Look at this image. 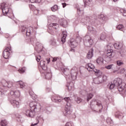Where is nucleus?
<instances>
[{
  "label": "nucleus",
  "mask_w": 126,
  "mask_h": 126,
  "mask_svg": "<svg viewBox=\"0 0 126 126\" xmlns=\"http://www.w3.org/2000/svg\"><path fill=\"white\" fill-rule=\"evenodd\" d=\"M113 38V36H112V35H110V36H109V40H112Z\"/></svg>",
  "instance_id": "nucleus-61"
},
{
  "label": "nucleus",
  "mask_w": 126,
  "mask_h": 126,
  "mask_svg": "<svg viewBox=\"0 0 126 126\" xmlns=\"http://www.w3.org/2000/svg\"><path fill=\"white\" fill-rule=\"evenodd\" d=\"M37 123L34 124L33 126H37V124H39V120H37Z\"/></svg>",
  "instance_id": "nucleus-60"
},
{
  "label": "nucleus",
  "mask_w": 126,
  "mask_h": 126,
  "mask_svg": "<svg viewBox=\"0 0 126 126\" xmlns=\"http://www.w3.org/2000/svg\"><path fill=\"white\" fill-rule=\"evenodd\" d=\"M115 56V53L113 51V50L111 49L107 51L106 53V59H108L109 62L111 61V59H113Z\"/></svg>",
  "instance_id": "nucleus-13"
},
{
  "label": "nucleus",
  "mask_w": 126,
  "mask_h": 126,
  "mask_svg": "<svg viewBox=\"0 0 126 126\" xmlns=\"http://www.w3.org/2000/svg\"><path fill=\"white\" fill-rule=\"evenodd\" d=\"M81 22L83 25H87V26H88V30L89 31L92 32V33H95V29L91 27V25H92V20L90 19V17L86 16L84 18H83L81 20Z\"/></svg>",
  "instance_id": "nucleus-5"
},
{
  "label": "nucleus",
  "mask_w": 126,
  "mask_h": 126,
  "mask_svg": "<svg viewBox=\"0 0 126 126\" xmlns=\"http://www.w3.org/2000/svg\"><path fill=\"white\" fill-rule=\"evenodd\" d=\"M46 61H47V63H50V59H46Z\"/></svg>",
  "instance_id": "nucleus-59"
},
{
  "label": "nucleus",
  "mask_w": 126,
  "mask_h": 126,
  "mask_svg": "<svg viewBox=\"0 0 126 126\" xmlns=\"http://www.w3.org/2000/svg\"><path fill=\"white\" fill-rule=\"evenodd\" d=\"M106 123H107L108 125H110V126H113V125H114V122H113V120L110 118H108L106 119Z\"/></svg>",
  "instance_id": "nucleus-28"
},
{
  "label": "nucleus",
  "mask_w": 126,
  "mask_h": 126,
  "mask_svg": "<svg viewBox=\"0 0 126 126\" xmlns=\"http://www.w3.org/2000/svg\"><path fill=\"white\" fill-rule=\"evenodd\" d=\"M106 38V33L105 32H103L100 35V40H102V41H104V40H105Z\"/></svg>",
  "instance_id": "nucleus-35"
},
{
  "label": "nucleus",
  "mask_w": 126,
  "mask_h": 126,
  "mask_svg": "<svg viewBox=\"0 0 126 126\" xmlns=\"http://www.w3.org/2000/svg\"><path fill=\"white\" fill-rule=\"evenodd\" d=\"M26 70V68L25 67H22L20 68L18 70L19 72H20V73H24V72H25V71Z\"/></svg>",
  "instance_id": "nucleus-38"
},
{
  "label": "nucleus",
  "mask_w": 126,
  "mask_h": 126,
  "mask_svg": "<svg viewBox=\"0 0 126 126\" xmlns=\"http://www.w3.org/2000/svg\"><path fill=\"white\" fill-rule=\"evenodd\" d=\"M35 45L37 46V47H39V46H41V43L37 41L36 42Z\"/></svg>",
  "instance_id": "nucleus-53"
},
{
  "label": "nucleus",
  "mask_w": 126,
  "mask_h": 126,
  "mask_svg": "<svg viewBox=\"0 0 126 126\" xmlns=\"http://www.w3.org/2000/svg\"><path fill=\"white\" fill-rule=\"evenodd\" d=\"M109 89L111 90L114 89L115 87H117L120 92L124 91V89L126 88V83L123 82L122 79L117 78L113 81V83L109 84Z\"/></svg>",
  "instance_id": "nucleus-2"
},
{
  "label": "nucleus",
  "mask_w": 126,
  "mask_h": 126,
  "mask_svg": "<svg viewBox=\"0 0 126 126\" xmlns=\"http://www.w3.org/2000/svg\"><path fill=\"white\" fill-rule=\"evenodd\" d=\"M65 126H72V123L71 122H67Z\"/></svg>",
  "instance_id": "nucleus-49"
},
{
  "label": "nucleus",
  "mask_w": 126,
  "mask_h": 126,
  "mask_svg": "<svg viewBox=\"0 0 126 126\" xmlns=\"http://www.w3.org/2000/svg\"><path fill=\"white\" fill-rule=\"evenodd\" d=\"M59 59V58H53V60H52V62L53 63L55 62H57V61H58Z\"/></svg>",
  "instance_id": "nucleus-50"
},
{
  "label": "nucleus",
  "mask_w": 126,
  "mask_h": 126,
  "mask_svg": "<svg viewBox=\"0 0 126 126\" xmlns=\"http://www.w3.org/2000/svg\"><path fill=\"white\" fill-rule=\"evenodd\" d=\"M50 44L53 46H55L59 45V44H58V42H57V40H56L55 39H53L51 41H50Z\"/></svg>",
  "instance_id": "nucleus-30"
},
{
  "label": "nucleus",
  "mask_w": 126,
  "mask_h": 126,
  "mask_svg": "<svg viewBox=\"0 0 126 126\" xmlns=\"http://www.w3.org/2000/svg\"><path fill=\"white\" fill-rule=\"evenodd\" d=\"M1 83L4 89H5V88H11L13 86V82H12L11 81L2 80Z\"/></svg>",
  "instance_id": "nucleus-8"
},
{
  "label": "nucleus",
  "mask_w": 126,
  "mask_h": 126,
  "mask_svg": "<svg viewBox=\"0 0 126 126\" xmlns=\"http://www.w3.org/2000/svg\"><path fill=\"white\" fill-rule=\"evenodd\" d=\"M6 92V90H4L3 88H0V95H3Z\"/></svg>",
  "instance_id": "nucleus-41"
},
{
  "label": "nucleus",
  "mask_w": 126,
  "mask_h": 126,
  "mask_svg": "<svg viewBox=\"0 0 126 126\" xmlns=\"http://www.w3.org/2000/svg\"><path fill=\"white\" fill-rule=\"evenodd\" d=\"M67 32H63L62 34V38L61 41L63 43H64L65 42V38H66Z\"/></svg>",
  "instance_id": "nucleus-21"
},
{
  "label": "nucleus",
  "mask_w": 126,
  "mask_h": 126,
  "mask_svg": "<svg viewBox=\"0 0 126 126\" xmlns=\"http://www.w3.org/2000/svg\"><path fill=\"white\" fill-rule=\"evenodd\" d=\"M96 63L99 64H102L104 63V59L102 57H99L96 60Z\"/></svg>",
  "instance_id": "nucleus-25"
},
{
  "label": "nucleus",
  "mask_w": 126,
  "mask_h": 126,
  "mask_svg": "<svg viewBox=\"0 0 126 126\" xmlns=\"http://www.w3.org/2000/svg\"><path fill=\"white\" fill-rule=\"evenodd\" d=\"M62 25H63V26H65V25H67V21H66V20H63Z\"/></svg>",
  "instance_id": "nucleus-48"
},
{
  "label": "nucleus",
  "mask_w": 126,
  "mask_h": 126,
  "mask_svg": "<svg viewBox=\"0 0 126 126\" xmlns=\"http://www.w3.org/2000/svg\"><path fill=\"white\" fill-rule=\"evenodd\" d=\"M22 32H25L27 36H30L33 33V28L30 27L27 29L25 27H22Z\"/></svg>",
  "instance_id": "nucleus-10"
},
{
  "label": "nucleus",
  "mask_w": 126,
  "mask_h": 126,
  "mask_svg": "<svg viewBox=\"0 0 126 126\" xmlns=\"http://www.w3.org/2000/svg\"><path fill=\"white\" fill-rule=\"evenodd\" d=\"M116 116L119 119H123V118H124V115H123V113L120 112H118L116 113Z\"/></svg>",
  "instance_id": "nucleus-29"
},
{
  "label": "nucleus",
  "mask_w": 126,
  "mask_h": 126,
  "mask_svg": "<svg viewBox=\"0 0 126 126\" xmlns=\"http://www.w3.org/2000/svg\"><path fill=\"white\" fill-rule=\"evenodd\" d=\"M17 84L19 85V86L20 87V88H24V87L26 86V84L21 81L17 82Z\"/></svg>",
  "instance_id": "nucleus-26"
},
{
  "label": "nucleus",
  "mask_w": 126,
  "mask_h": 126,
  "mask_svg": "<svg viewBox=\"0 0 126 126\" xmlns=\"http://www.w3.org/2000/svg\"><path fill=\"white\" fill-rule=\"evenodd\" d=\"M63 7L64 8L66 6V3H62Z\"/></svg>",
  "instance_id": "nucleus-56"
},
{
  "label": "nucleus",
  "mask_w": 126,
  "mask_h": 126,
  "mask_svg": "<svg viewBox=\"0 0 126 126\" xmlns=\"http://www.w3.org/2000/svg\"><path fill=\"white\" fill-rule=\"evenodd\" d=\"M33 13L35 14V15H37L38 13H39V10H35L34 11Z\"/></svg>",
  "instance_id": "nucleus-51"
},
{
  "label": "nucleus",
  "mask_w": 126,
  "mask_h": 126,
  "mask_svg": "<svg viewBox=\"0 0 126 126\" xmlns=\"http://www.w3.org/2000/svg\"><path fill=\"white\" fill-rule=\"evenodd\" d=\"M94 71L95 73V75L97 76V77H101V76H102V72L99 70L95 69Z\"/></svg>",
  "instance_id": "nucleus-22"
},
{
  "label": "nucleus",
  "mask_w": 126,
  "mask_h": 126,
  "mask_svg": "<svg viewBox=\"0 0 126 126\" xmlns=\"http://www.w3.org/2000/svg\"><path fill=\"white\" fill-rule=\"evenodd\" d=\"M115 67L114 64H109L105 66V68H107V69H113Z\"/></svg>",
  "instance_id": "nucleus-33"
},
{
  "label": "nucleus",
  "mask_w": 126,
  "mask_h": 126,
  "mask_svg": "<svg viewBox=\"0 0 126 126\" xmlns=\"http://www.w3.org/2000/svg\"><path fill=\"white\" fill-rule=\"evenodd\" d=\"M125 71H126V69H125V68H122L120 71V73H124Z\"/></svg>",
  "instance_id": "nucleus-52"
},
{
  "label": "nucleus",
  "mask_w": 126,
  "mask_h": 126,
  "mask_svg": "<svg viewBox=\"0 0 126 126\" xmlns=\"http://www.w3.org/2000/svg\"><path fill=\"white\" fill-rule=\"evenodd\" d=\"M70 51H73V52H74V49H71V50H70Z\"/></svg>",
  "instance_id": "nucleus-63"
},
{
  "label": "nucleus",
  "mask_w": 126,
  "mask_h": 126,
  "mask_svg": "<svg viewBox=\"0 0 126 126\" xmlns=\"http://www.w3.org/2000/svg\"><path fill=\"white\" fill-rule=\"evenodd\" d=\"M51 100L53 102H56V103L60 102L63 101H65L66 103V105L65 107L64 114L65 116H67V115H70L71 114V111H70V107H71V100L69 97H64L63 98L59 95H56L53 97H52Z\"/></svg>",
  "instance_id": "nucleus-1"
},
{
  "label": "nucleus",
  "mask_w": 126,
  "mask_h": 126,
  "mask_svg": "<svg viewBox=\"0 0 126 126\" xmlns=\"http://www.w3.org/2000/svg\"><path fill=\"white\" fill-rule=\"evenodd\" d=\"M74 100L75 102H76V103H77L78 104H79L81 103V102H82V99L76 95L74 96Z\"/></svg>",
  "instance_id": "nucleus-24"
},
{
  "label": "nucleus",
  "mask_w": 126,
  "mask_h": 126,
  "mask_svg": "<svg viewBox=\"0 0 126 126\" xmlns=\"http://www.w3.org/2000/svg\"><path fill=\"white\" fill-rule=\"evenodd\" d=\"M120 11L122 13L123 16H126V10L125 9H120Z\"/></svg>",
  "instance_id": "nucleus-39"
},
{
  "label": "nucleus",
  "mask_w": 126,
  "mask_h": 126,
  "mask_svg": "<svg viewBox=\"0 0 126 126\" xmlns=\"http://www.w3.org/2000/svg\"><path fill=\"white\" fill-rule=\"evenodd\" d=\"M41 1L42 0H30V1L32 2V3H40Z\"/></svg>",
  "instance_id": "nucleus-40"
},
{
  "label": "nucleus",
  "mask_w": 126,
  "mask_h": 126,
  "mask_svg": "<svg viewBox=\"0 0 126 126\" xmlns=\"http://www.w3.org/2000/svg\"><path fill=\"white\" fill-rule=\"evenodd\" d=\"M94 50L93 49V48H92L90 50H89L87 55V59H88L89 60L92 59L94 55Z\"/></svg>",
  "instance_id": "nucleus-18"
},
{
  "label": "nucleus",
  "mask_w": 126,
  "mask_h": 126,
  "mask_svg": "<svg viewBox=\"0 0 126 126\" xmlns=\"http://www.w3.org/2000/svg\"><path fill=\"white\" fill-rule=\"evenodd\" d=\"M99 18L101 19V20H103V21L106 20V16H105V15L103 14H101L100 16H99Z\"/></svg>",
  "instance_id": "nucleus-42"
},
{
  "label": "nucleus",
  "mask_w": 126,
  "mask_h": 126,
  "mask_svg": "<svg viewBox=\"0 0 126 126\" xmlns=\"http://www.w3.org/2000/svg\"><path fill=\"white\" fill-rule=\"evenodd\" d=\"M10 94L13 99H15V98H18L20 96V92L13 89L11 90Z\"/></svg>",
  "instance_id": "nucleus-12"
},
{
  "label": "nucleus",
  "mask_w": 126,
  "mask_h": 126,
  "mask_svg": "<svg viewBox=\"0 0 126 126\" xmlns=\"http://www.w3.org/2000/svg\"><path fill=\"white\" fill-rule=\"evenodd\" d=\"M36 60L37 62H40V60H41V56H38L36 57Z\"/></svg>",
  "instance_id": "nucleus-47"
},
{
  "label": "nucleus",
  "mask_w": 126,
  "mask_h": 126,
  "mask_svg": "<svg viewBox=\"0 0 126 126\" xmlns=\"http://www.w3.org/2000/svg\"><path fill=\"white\" fill-rule=\"evenodd\" d=\"M117 28L118 29V30H120L121 31H123V28H124V26L123 25H119L117 27Z\"/></svg>",
  "instance_id": "nucleus-43"
},
{
  "label": "nucleus",
  "mask_w": 126,
  "mask_h": 126,
  "mask_svg": "<svg viewBox=\"0 0 126 126\" xmlns=\"http://www.w3.org/2000/svg\"><path fill=\"white\" fill-rule=\"evenodd\" d=\"M70 43L71 44V48H76V47H77V45H78V43H77L76 41H72V40H71Z\"/></svg>",
  "instance_id": "nucleus-23"
},
{
  "label": "nucleus",
  "mask_w": 126,
  "mask_h": 126,
  "mask_svg": "<svg viewBox=\"0 0 126 126\" xmlns=\"http://www.w3.org/2000/svg\"><path fill=\"white\" fill-rule=\"evenodd\" d=\"M50 27H53L54 29L56 30V29H58L59 28V24L57 23H51L49 24Z\"/></svg>",
  "instance_id": "nucleus-27"
},
{
  "label": "nucleus",
  "mask_w": 126,
  "mask_h": 126,
  "mask_svg": "<svg viewBox=\"0 0 126 126\" xmlns=\"http://www.w3.org/2000/svg\"><path fill=\"white\" fill-rule=\"evenodd\" d=\"M66 86L68 91H71V90H73V89H74V85L72 82H70L68 85H67Z\"/></svg>",
  "instance_id": "nucleus-19"
},
{
  "label": "nucleus",
  "mask_w": 126,
  "mask_h": 126,
  "mask_svg": "<svg viewBox=\"0 0 126 126\" xmlns=\"http://www.w3.org/2000/svg\"><path fill=\"white\" fill-rule=\"evenodd\" d=\"M10 102L14 108H19L20 104L19 101L10 98Z\"/></svg>",
  "instance_id": "nucleus-15"
},
{
  "label": "nucleus",
  "mask_w": 126,
  "mask_h": 126,
  "mask_svg": "<svg viewBox=\"0 0 126 126\" xmlns=\"http://www.w3.org/2000/svg\"><path fill=\"white\" fill-rule=\"evenodd\" d=\"M94 82L95 84H99L100 81H99V78H97L94 80Z\"/></svg>",
  "instance_id": "nucleus-44"
},
{
  "label": "nucleus",
  "mask_w": 126,
  "mask_h": 126,
  "mask_svg": "<svg viewBox=\"0 0 126 126\" xmlns=\"http://www.w3.org/2000/svg\"><path fill=\"white\" fill-rule=\"evenodd\" d=\"M43 73H44V74L45 79L49 80L51 79V78H52V73H51V72H43Z\"/></svg>",
  "instance_id": "nucleus-20"
},
{
  "label": "nucleus",
  "mask_w": 126,
  "mask_h": 126,
  "mask_svg": "<svg viewBox=\"0 0 126 126\" xmlns=\"http://www.w3.org/2000/svg\"><path fill=\"white\" fill-rule=\"evenodd\" d=\"M30 95H31V96H32L33 95V93H32V92H30Z\"/></svg>",
  "instance_id": "nucleus-62"
},
{
  "label": "nucleus",
  "mask_w": 126,
  "mask_h": 126,
  "mask_svg": "<svg viewBox=\"0 0 126 126\" xmlns=\"http://www.w3.org/2000/svg\"><path fill=\"white\" fill-rule=\"evenodd\" d=\"M114 47L115 49H116V50H120V49H121V45H120V43H115L114 44Z\"/></svg>",
  "instance_id": "nucleus-37"
},
{
  "label": "nucleus",
  "mask_w": 126,
  "mask_h": 126,
  "mask_svg": "<svg viewBox=\"0 0 126 126\" xmlns=\"http://www.w3.org/2000/svg\"><path fill=\"white\" fill-rule=\"evenodd\" d=\"M117 64L119 66L123 65V64H124V63H123V62H122L121 61H117Z\"/></svg>",
  "instance_id": "nucleus-46"
},
{
  "label": "nucleus",
  "mask_w": 126,
  "mask_h": 126,
  "mask_svg": "<svg viewBox=\"0 0 126 126\" xmlns=\"http://www.w3.org/2000/svg\"><path fill=\"white\" fill-rule=\"evenodd\" d=\"M0 125V126H7V121H6L5 120H2Z\"/></svg>",
  "instance_id": "nucleus-32"
},
{
  "label": "nucleus",
  "mask_w": 126,
  "mask_h": 126,
  "mask_svg": "<svg viewBox=\"0 0 126 126\" xmlns=\"http://www.w3.org/2000/svg\"><path fill=\"white\" fill-rule=\"evenodd\" d=\"M10 7V6L9 5L5 2H3L0 4V8L4 15H6V14H8V13H9Z\"/></svg>",
  "instance_id": "nucleus-6"
},
{
  "label": "nucleus",
  "mask_w": 126,
  "mask_h": 126,
  "mask_svg": "<svg viewBox=\"0 0 126 126\" xmlns=\"http://www.w3.org/2000/svg\"><path fill=\"white\" fill-rule=\"evenodd\" d=\"M85 5H89L92 2V0H83Z\"/></svg>",
  "instance_id": "nucleus-31"
},
{
  "label": "nucleus",
  "mask_w": 126,
  "mask_h": 126,
  "mask_svg": "<svg viewBox=\"0 0 126 126\" xmlns=\"http://www.w3.org/2000/svg\"><path fill=\"white\" fill-rule=\"evenodd\" d=\"M76 8H77V10L78 14H79L80 12H82V11H83V10L80 9V8L77 6H76Z\"/></svg>",
  "instance_id": "nucleus-45"
},
{
  "label": "nucleus",
  "mask_w": 126,
  "mask_h": 126,
  "mask_svg": "<svg viewBox=\"0 0 126 126\" xmlns=\"http://www.w3.org/2000/svg\"><path fill=\"white\" fill-rule=\"evenodd\" d=\"M52 11L53 12L57 11L59 9V6L57 5H54L53 7H51Z\"/></svg>",
  "instance_id": "nucleus-34"
},
{
  "label": "nucleus",
  "mask_w": 126,
  "mask_h": 126,
  "mask_svg": "<svg viewBox=\"0 0 126 126\" xmlns=\"http://www.w3.org/2000/svg\"><path fill=\"white\" fill-rule=\"evenodd\" d=\"M46 64V62L44 61H40V65L41 67V68L44 70V71H46L48 68Z\"/></svg>",
  "instance_id": "nucleus-17"
},
{
  "label": "nucleus",
  "mask_w": 126,
  "mask_h": 126,
  "mask_svg": "<svg viewBox=\"0 0 126 126\" xmlns=\"http://www.w3.org/2000/svg\"><path fill=\"white\" fill-rule=\"evenodd\" d=\"M116 72H117V73H120V72H119V71H118V70L113 71V73H116Z\"/></svg>",
  "instance_id": "nucleus-58"
},
{
  "label": "nucleus",
  "mask_w": 126,
  "mask_h": 126,
  "mask_svg": "<svg viewBox=\"0 0 126 126\" xmlns=\"http://www.w3.org/2000/svg\"><path fill=\"white\" fill-rule=\"evenodd\" d=\"M118 0H113V1H114L115 2H116V1H117Z\"/></svg>",
  "instance_id": "nucleus-64"
},
{
  "label": "nucleus",
  "mask_w": 126,
  "mask_h": 126,
  "mask_svg": "<svg viewBox=\"0 0 126 126\" xmlns=\"http://www.w3.org/2000/svg\"><path fill=\"white\" fill-rule=\"evenodd\" d=\"M31 42L33 43L34 42H35V38H32L30 40Z\"/></svg>",
  "instance_id": "nucleus-55"
},
{
  "label": "nucleus",
  "mask_w": 126,
  "mask_h": 126,
  "mask_svg": "<svg viewBox=\"0 0 126 126\" xmlns=\"http://www.w3.org/2000/svg\"><path fill=\"white\" fill-rule=\"evenodd\" d=\"M86 67L87 68V70L89 71H94V70L96 69H95V66H94V65L91 63L87 64V65H86Z\"/></svg>",
  "instance_id": "nucleus-16"
},
{
  "label": "nucleus",
  "mask_w": 126,
  "mask_h": 126,
  "mask_svg": "<svg viewBox=\"0 0 126 126\" xmlns=\"http://www.w3.org/2000/svg\"><path fill=\"white\" fill-rule=\"evenodd\" d=\"M39 103L35 102H32L30 103V107L31 109H28L25 112V114L27 117L29 118H34L36 115L37 110L39 109Z\"/></svg>",
  "instance_id": "nucleus-3"
},
{
  "label": "nucleus",
  "mask_w": 126,
  "mask_h": 126,
  "mask_svg": "<svg viewBox=\"0 0 126 126\" xmlns=\"http://www.w3.org/2000/svg\"><path fill=\"white\" fill-rule=\"evenodd\" d=\"M80 19V18L79 17H78L77 18V20H76V23L77 24L78 22H79V20Z\"/></svg>",
  "instance_id": "nucleus-54"
},
{
  "label": "nucleus",
  "mask_w": 126,
  "mask_h": 126,
  "mask_svg": "<svg viewBox=\"0 0 126 126\" xmlns=\"http://www.w3.org/2000/svg\"><path fill=\"white\" fill-rule=\"evenodd\" d=\"M93 94H88V96L87 98V101L88 102V101H89V100L92 99V98L93 97Z\"/></svg>",
  "instance_id": "nucleus-36"
},
{
  "label": "nucleus",
  "mask_w": 126,
  "mask_h": 126,
  "mask_svg": "<svg viewBox=\"0 0 126 126\" xmlns=\"http://www.w3.org/2000/svg\"><path fill=\"white\" fill-rule=\"evenodd\" d=\"M11 53V47H7L3 52L2 56L4 59L7 60L9 59Z\"/></svg>",
  "instance_id": "nucleus-9"
},
{
  "label": "nucleus",
  "mask_w": 126,
  "mask_h": 126,
  "mask_svg": "<svg viewBox=\"0 0 126 126\" xmlns=\"http://www.w3.org/2000/svg\"><path fill=\"white\" fill-rule=\"evenodd\" d=\"M103 80L105 81L107 79V76H103L102 77Z\"/></svg>",
  "instance_id": "nucleus-57"
},
{
  "label": "nucleus",
  "mask_w": 126,
  "mask_h": 126,
  "mask_svg": "<svg viewBox=\"0 0 126 126\" xmlns=\"http://www.w3.org/2000/svg\"><path fill=\"white\" fill-rule=\"evenodd\" d=\"M84 44L86 47H91L93 45V40L90 35H86L84 39Z\"/></svg>",
  "instance_id": "nucleus-7"
},
{
  "label": "nucleus",
  "mask_w": 126,
  "mask_h": 126,
  "mask_svg": "<svg viewBox=\"0 0 126 126\" xmlns=\"http://www.w3.org/2000/svg\"><path fill=\"white\" fill-rule=\"evenodd\" d=\"M63 73H64V74H65V78L67 80V81H68L67 82H69V81H70V80H71V79L69 78V75H67V73H68V72H69V70H68V69L67 68H63L62 69Z\"/></svg>",
  "instance_id": "nucleus-14"
},
{
  "label": "nucleus",
  "mask_w": 126,
  "mask_h": 126,
  "mask_svg": "<svg viewBox=\"0 0 126 126\" xmlns=\"http://www.w3.org/2000/svg\"><path fill=\"white\" fill-rule=\"evenodd\" d=\"M91 109L94 112H96V113H101L102 110H103V105H102V102L100 100H96L94 99L91 102Z\"/></svg>",
  "instance_id": "nucleus-4"
},
{
  "label": "nucleus",
  "mask_w": 126,
  "mask_h": 126,
  "mask_svg": "<svg viewBox=\"0 0 126 126\" xmlns=\"http://www.w3.org/2000/svg\"><path fill=\"white\" fill-rule=\"evenodd\" d=\"M78 68L76 67H74L71 70V78L72 80L76 79Z\"/></svg>",
  "instance_id": "nucleus-11"
}]
</instances>
